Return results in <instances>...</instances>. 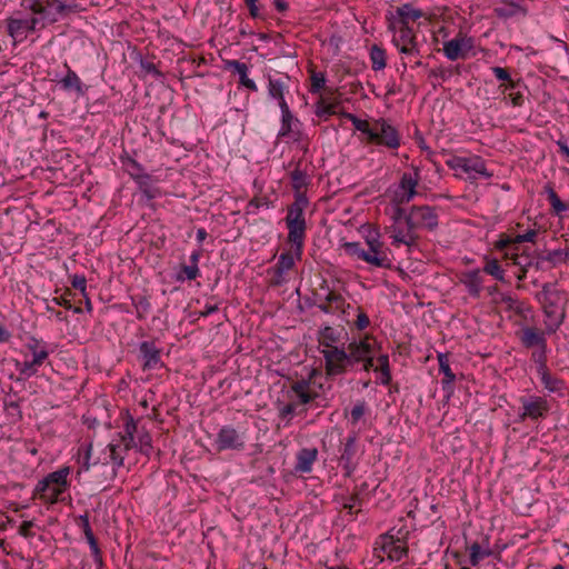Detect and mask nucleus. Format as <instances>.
I'll list each match as a JSON object with an SVG mask.
<instances>
[{"instance_id": "1", "label": "nucleus", "mask_w": 569, "mask_h": 569, "mask_svg": "<svg viewBox=\"0 0 569 569\" xmlns=\"http://www.w3.org/2000/svg\"><path fill=\"white\" fill-rule=\"evenodd\" d=\"M346 118L360 132V140L362 142L391 150L400 147L401 136L389 120L385 118L360 119L352 113H347Z\"/></svg>"}, {"instance_id": "2", "label": "nucleus", "mask_w": 569, "mask_h": 569, "mask_svg": "<svg viewBox=\"0 0 569 569\" xmlns=\"http://www.w3.org/2000/svg\"><path fill=\"white\" fill-rule=\"evenodd\" d=\"M377 342L372 337L366 336L360 340H353L348 346V356L350 363L363 362L366 370L373 369L377 372V379L387 385L390 380L389 358L387 355H380L376 358Z\"/></svg>"}, {"instance_id": "3", "label": "nucleus", "mask_w": 569, "mask_h": 569, "mask_svg": "<svg viewBox=\"0 0 569 569\" xmlns=\"http://www.w3.org/2000/svg\"><path fill=\"white\" fill-rule=\"evenodd\" d=\"M566 297L552 284L546 283L541 291V303L545 313V332L555 333L566 318Z\"/></svg>"}, {"instance_id": "4", "label": "nucleus", "mask_w": 569, "mask_h": 569, "mask_svg": "<svg viewBox=\"0 0 569 569\" xmlns=\"http://www.w3.org/2000/svg\"><path fill=\"white\" fill-rule=\"evenodd\" d=\"M69 473V467H62L57 471L48 473L44 478L38 481L33 495L50 505L61 501L62 499L60 496L70 487L68 481Z\"/></svg>"}, {"instance_id": "5", "label": "nucleus", "mask_w": 569, "mask_h": 569, "mask_svg": "<svg viewBox=\"0 0 569 569\" xmlns=\"http://www.w3.org/2000/svg\"><path fill=\"white\" fill-rule=\"evenodd\" d=\"M390 220L391 223L386 230L390 233L391 243L397 247L400 244L408 248L415 247L419 237L415 227L409 223L405 210L401 207H392Z\"/></svg>"}, {"instance_id": "6", "label": "nucleus", "mask_w": 569, "mask_h": 569, "mask_svg": "<svg viewBox=\"0 0 569 569\" xmlns=\"http://www.w3.org/2000/svg\"><path fill=\"white\" fill-rule=\"evenodd\" d=\"M21 8L41 19L42 26L53 23L71 10V7L60 0H22Z\"/></svg>"}, {"instance_id": "7", "label": "nucleus", "mask_w": 569, "mask_h": 569, "mask_svg": "<svg viewBox=\"0 0 569 569\" xmlns=\"http://www.w3.org/2000/svg\"><path fill=\"white\" fill-rule=\"evenodd\" d=\"M247 428L242 423L222 426L213 441L217 452L227 450L242 451L246 449Z\"/></svg>"}, {"instance_id": "8", "label": "nucleus", "mask_w": 569, "mask_h": 569, "mask_svg": "<svg viewBox=\"0 0 569 569\" xmlns=\"http://www.w3.org/2000/svg\"><path fill=\"white\" fill-rule=\"evenodd\" d=\"M447 164L456 172V176H465L470 181L492 177V173L486 168L485 161L479 157H455L448 160Z\"/></svg>"}, {"instance_id": "9", "label": "nucleus", "mask_w": 569, "mask_h": 569, "mask_svg": "<svg viewBox=\"0 0 569 569\" xmlns=\"http://www.w3.org/2000/svg\"><path fill=\"white\" fill-rule=\"evenodd\" d=\"M388 30L392 33V43L402 54H417L418 43L416 32L403 20L388 18Z\"/></svg>"}, {"instance_id": "10", "label": "nucleus", "mask_w": 569, "mask_h": 569, "mask_svg": "<svg viewBox=\"0 0 569 569\" xmlns=\"http://www.w3.org/2000/svg\"><path fill=\"white\" fill-rule=\"evenodd\" d=\"M24 12V16L17 12L7 20L9 36L16 42H22L27 39L29 33L44 28L41 19H39L37 14H32L28 11Z\"/></svg>"}, {"instance_id": "11", "label": "nucleus", "mask_w": 569, "mask_h": 569, "mask_svg": "<svg viewBox=\"0 0 569 569\" xmlns=\"http://www.w3.org/2000/svg\"><path fill=\"white\" fill-rule=\"evenodd\" d=\"M338 452V461L342 468L343 477L350 478L359 466V445L356 431L340 440Z\"/></svg>"}, {"instance_id": "12", "label": "nucleus", "mask_w": 569, "mask_h": 569, "mask_svg": "<svg viewBox=\"0 0 569 569\" xmlns=\"http://www.w3.org/2000/svg\"><path fill=\"white\" fill-rule=\"evenodd\" d=\"M519 418L521 421L527 419L538 420L548 416L551 406L543 397L527 395L520 398Z\"/></svg>"}, {"instance_id": "13", "label": "nucleus", "mask_w": 569, "mask_h": 569, "mask_svg": "<svg viewBox=\"0 0 569 569\" xmlns=\"http://www.w3.org/2000/svg\"><path fill=\"white\" fill-rule=\"evenodd\" d=\"M420 181V176L417 170L412 172H405L401 176L400 182L395 190L392 201L396 203L395 207L410 202L417 194V187Z\"/></svg>"}, {"instance_id": "14", "label": "nucleus", "mask_w": 569, "mask_h": 569, "mask_svg": "<svg viewBox=\"0 0 569 569\" xmlns=\"http://www.w3.org/2000/svg\"><path fill=\"white\" fill-rule=\"evenodd\" d=\"M409 223L415 227L416 230L429 229L432 230L438 224V216L431 207H412L410 212L407 214Z\"/></svg>"}, {"instance_id": "15", "label": "nucleus", "mask_w": 569, "mask_h": 569, "mask_svg": "<svg viewBox=\"0 0 569 569\" xmlns=\"http://www.w3.org/2000/svg\"><path fill=\"white\" fill-rule=\"evenodd\" d=\"M322 355L326 359L327 370L330 375H338L347 367L351 366L348 352L338 347L327 346L322 350Z\"/></svg>"}, {"instance_id": "16", "label": "nucleus", "mask_w": 569, "mask_h": 569, "mask_svg": "<svg viewBox=\"0 0 569 569\" xmlns=\"http://www.w3.org/2000/svg\"><path fill=\"white\" fill-rule=\"evenodd\" d=\"M318 308L326 313H336L340 312L345 316V320L348 322L349 309H351L350 303L346 301V299L335 291H329L323 299H320Z\"/></svg>"}, {"instance_id": "17", "label": "nucleus", "mask_w": 569, "mask_h": 569, "mask_svg": "<svg viewBox=\"0 0 569 569\" xmlns=\"http://www.w3.org/2000/svg\"><path fill=\"white\" fill-rule=\"evenodd\" d=\"M140 361L144 370H154L163 367L161 350L151 341H143L139 347Z\"/></svg>"}, {"instance_id": "18", "label": "nucleus", "mask_w": 569, "mask_h": 569, "mask_svg": "<svg viewBox=\"0 0 569 569\" xmlns=\"http://www.w3.org/2000/svg\"><path fill=\"white\" fill-rule=\"evenodd\" d=\"M472 48V40L470 38L458 36L443 44L445 56L451 60L465 58L468 51Z\"/></svg>"}, {"instance_id": "19", "label": "nucleus", "mask_w": 569, "mask_h": 569, "mask_svg": "<svg viewBox=\"0 0 569 569\" xmlns=\"http://www.w3.org/2000/svg\"><path fill=\"white\" fill-rule=\"evenodd\" d=\"M380 538L381 549L389 559L399 561L405 555H407L408 547L400 538H395L389 533L381 535Z\"/></svg>"}, {"instance_id": "20", "label": "nucleus", "mask_w": 569, "mask_h": 569, "mask_svg": "<svg viewBox=\"0 0 569 569\" xmlns=\"http://www.w3.org/2000/svg\"><path fill=\"white\" fill-rule=\"evenodd\" d=\"M28 349L31 359H26L21 365V371L24 373L34 371V368L41 366L48 357L47 348L37 340L29 342Z\"/></svg>"}, {"instance_id": "21", "label": "nucleus", "mask_w": 569, "mask_h": 569, "mask_svg": "<svg viewBox=\"0 0 569 569\" xmlns=\"http://www.w3.org/2000/svg\"><path fill=\"white\" fill-rule=\"evenodd\" d=\"M108 402L104 398L99 397L96 398L91 407L87 410V412L82 416V422L88 428L93 429L96 426L100 423L103 417L98 415V410L108 411Z\"/></svg>"}, {"instance_id": "22", "label": "nucleus", "mask_w": 569, "mask_h": 569, "mask_svg": "<svg viewBox=\"0 0 569 569\" xmlns=\"http://www.w3.org/2000/svg\"><path fill=\"white\" fill-rule=\"evenodd\" d=\"M317 448H302L297 453V462L295 471L300 473H309L312 470V465L317 460Z\"/></svg>"}, {"instance_id": "23", "label": "nucleus", "mask_w": 569, "mask_h": 569, "mask_svg": "<svg viewBox=\"0 0 569 569\" xmlns=\"http://www.w3.org/2000/svg\"><path fill=\"white\" fill-rule=\"evenodd\" d=\"M460 281L472 297H478L482 290L483 277L479 269L462 273Z\"/></svg>"}, {"instance_id": "24", "label": "nucleus", "mask_w": 569, "mask_h": 569, "mask_svg": "<svg viewBox=\"0 0 569 569\" xmlns=\"http://www.w3.org/2000/svg\"><path fill=\"white\" fill-rule=\"evenodd\" d=\"M281 110V128L279 130L280 137L296 138L299 129V121L293 117L289 107Z\"/></svg>"}, {"instance_id": "25", "label": "nucleus", "mask_w": 569, "mask_h": 569, "mask_svg": "<svg viewBox=\"0 0 569 569\" xmlns=\"http://www.w3.org/2000/svg\"><path fill=\"white\" fill-rule=\"evenodd\" d=\"M288 90L287 83L281 79L269 78L268 81V94L271 99L276 100L280 109L289 107L284 93Z\"/></svg>"}, {"instance_id": "26", "label": "nucleus", "mask_w": 569, "mask_h": 569, "mask_svg": "<svg viewBox=\"0 0 569 569\" xmlns=\"http://www.w3.org/2000/svg\"><path fill=\"white\" fill-rule=\"evenodd\" d=\"M288 240L296 249V254L301 256L303 241L306 237V223H287Z\"/></svg>"}, {"instance_id": "27", "label": "nucleus", "mask_w": 569, "mask_h": 569, "mask_svg": "<svg viewBox=\"0 0 569 569\" xmlns=\"http://www.w3.org/2000/svg\"><path fill=\"white\" fill-rule=\"evenodd\" d=\"M226 66L229 70H233L239 74L241 86L246 87L251 91L258 90L256 82L252 79L248 78V66L246 63L240 62L238 60H229L226 62Z\"/></svg>"}, {"instance_id": "28", "label": "nucleus", "mask_w": 569, "mask_h": 569, "mask_svg": "<svg viewBox=\"0 0 569 569\" xmlns=\"http://www.w3.org/2000/svg\"><path fill=\"white\" fill-rule=\"evenodd\" d=\"M301 256L296 254L295 248L292 251L283 252L279 256L278 262L276 264L277 282L282 280L283 274L292 269L296 260H299Z\"/></svg>"}, {"instance_id": "29", "label": "nucleus", "mask_w": 569, "mask_h": 569, "mask_svg": "<svg viewBox=\"0 0 569 569\" xmlns=\"http://www.w3.org/2000/svg\"><path fill=\"white\" fill-rule=\"evenodd\" d=\"M362 261L377 268L389 266V260L385 249L368 248V250L365 252Z\"/></svg>"}, {"instance_id": "30", "label": "nucleus", "mask_w": 569, "mask_h": 569, "mask_svg": "<svg viewBox=\"0 0 569 569\" xmlns=\"http://www.w3.org/2000/svg\"><path fill=\"white\" fill-rule=\"evenodd\" d=\"M307 201L302 198L297 199L288 210L286 223H306L305 207Z\"/></svg>"}, {"instance_id": "31", "label": "nucleus", "mask_w": 569, "mask_h": 569, "mask_svg": "<svg viewBox=\"0 0 569 569\" xmlns=\"http://www.w3.org/2000/svg\"><path fill=\"white\" fill-rule=\"evenodd\" d=\"M17 393H6L3 398V408L9 417L13 420H21L22 412L20 410V399L16 398Z\"/></svg>"}, {"instance_id": "32", "label": "nucleus", "mask_w": 569, "mask_h": 569, "mask_svg": "<svg viewBox=\"0 0 569 569\" xmlns=\"http://www.w3.org/2000/svg\"><path fill=\"white\" fill-rule=\"evenodd\" d=\"M423 16L420 9H416L410 4H403L397 9V16H391L390 18H395L397 20H403L406 24H409V21H416Z\"/></svg>"}, {"instance_id": "33", "label": "nucleus", "mask_w": 569, "mask_h": 569, "mask_svg": "<svg viewBox=\"0 0 569 569\" xmlns=\"http://www.w3.org/2000/svg\"><path fill=\"white\" fill-rule=\"evenodd\" d=\"M92 467H93L97 476L102 477L101 482H111L117 477L118 468L114 465H111L110 462H102V463L94 462L92 465Z\"/></svg>"}, {"instance_id": "34", "label": "nucleus", "mask_w": 569, "mask_h": 569, "mask_svg": "<svg viewBox=\"0 0 569 569\" xmlns=\"http://www.w3.org/2000/svg\"><path fill=\"white\" fill-rule=\"evenodd\" d=\"M438 362H439V370L443 375V380H442L443 385L451 383L455 380L456 375L453 373V371L451 369L450 356L448 353H439Z\"/></svg>"}, {"instance_id": "35", "label": "nucleus", "mask_w": 569, "mask_h": 569, "mask_svg": "<svg viewBox=\"0 0 569 569\" xmlns=\"http://www.w3.org/2000/svg\"><path fill=\"white\" fill-rule=\"evenodd\" d=\"M91 452H92V443L91 442L80 446V448L78 450V465H79V469L77 471L78 476H80L83 471H88L90 469Z\"/></svg>"}, {"instance_id": "36", "label": "nucleus", "mask_w": 569, "mask_h": 569, "mask_svg": "<svg viewBox=\"0 0 569 569\" xmlns=\"http://www.w3.org/2000/svg\"><path fill=\"white\" fill-rule=\"evenodd\" d=\"M109 449V457L111 460V465H114L117 468L123 466L124 456L123 452L128 451L129 449H124V442L118 441V443L111 442L108 445Z\"/></svg>"}, {"instance_id": "37", "label": "nucleus", "mask_w": 569, "mask_h": 569, "mask_svg": "<svg viewBox=\"0 0 569 569\" xmlns=\"http://www.w3.org/2000/svg\"><path fill=\"white\" fill-rule=\"evenodd\" d=\"M137 423L133 418L129 416V419L124 423V436L119 433L120 441L124 442V449H131L134 441V433L137 432Z\"/></svg>"}, {"instance_id": "38", "label": "nucleus", "mask_w": 569, "mask_h": 569, "mask_svg": "<svg viewBox=\"0 0 569 569\" xmlns=\"http://www.w3.org/2000/svg\"><path fill=\"white\" fill-rule=\"evenodd\" d=\"M545 331L538 332L536 329L526 328L522 333V342L527 347H533L545 343Z\"/></svg>"}, {"instance_id": "39", "label": "nucleus", "mask_w": 569, "mask_h": 569, "mask_svg": "<svg viewBox=\"0 0 569 569\" xmlns=\"http://www.w3.org/2000/svg\"><path fill=\"white\" fill-rule=\"evenodd\" d=\"M127 171L140 186H147L150 181V176L143 172L142 168L136 161L129 162Z\"/></svg>"}, {"instance_id": "40", "label": "nucleus", "mask_w": 569, "mask_h": 569, "mask_svg": "<svg viewBox=\"0 0 569 569\" xmlns=\"http://www.w3.org/2000/svg\"><path fill=\"white\" fill-rule=\"evenodd\" d=\"M380 238L381 234L378 228L368 227V229L365 231V240L368 248L385 249Z\"/></svg>"}, {"instance_id": "41", "label": "nucleus", "mask_w": 569, "mask_h": 569, "mask_svg": "<svg viewBox=\"0 0 569 569\" xmlns=\"http://www.w3.org/2000/svg\"><path fill=\"white\" fill-rule=\"evenodd\" d=\"M370 59L373 70L378 71L386 68V51L382 48L373 46L370 50Z\"/></svg>"}, {"instance_id": "42", "label": "nucleus", "mask_w": 569, "mask_h": 569, "mask_svg": "<svg viewBox=\"0 0 569 569\" xmlns=\"http://www.w3.org/2000/svg\"><path fill=\"white\" fill-rule=\"evenodd\" d=\"M469 549H470V563L472 566H477L482 559L491 556V553H492L490 549L482 550L480 543L477 541H475L470 546Z\"/></svg>"}, {"instance_id": "43", "label": "nucleus", "mask_w": 569, "mask_h": 569, "mask_svg": "<svg viewBox=\"0 0 569 569\" xmlns=\"http://www.w3.org/2000/svg\"><path fill=\"white\" fill-rule=\"evenodd\" d=\"M61 83L67 90L73 89L78 92H82V83L80 78L74 71L70 69L68 70L66 77L61 80Z\"/></svg>"}, {"instance_id": "44", "label": "nucleus", "mask_w": 569, "mask_h": 569, "mask_svg": "<svg viewBox=\"0 0 569 569\" xmlns=\"http://www.w3.org/2000/svg\"><path fill=\"white\" fill-rule=\"evenodd\" d=\"M336 113V106L332 103L327 102L325 99H320L316 103V114L327 120L330 116Z\"/></svg>"}, {"instance_id": "45", "label": "nucleus", "mask_w": 569, "mask_h": 569, "mask_svg": "<svg viewBox=\"0 0 569 569\" xmlns=\"http://www.w3.org/2000/svg\"><path fill=\"white\" fill-rule=\"evenodd\" d=\"M84 536L90 546V550H91L94 561L101 565L102 563L101 550L99 548L98 540H97L93 531L91 530V531L84 533Z\"/></svg>"}, {"instance_id": "46", "label": "nucleus", "mask_w": 569, "mask_h": 569, "mask_svg": "<svg viewBox=\"0 0 569 569\" xmlns=\"http://www.w3.org/2000/svg\"><path fill=\"white\" fill-rule=\"evenodd\" d=\"M483 271L492 277H495L499 281L505 280V271L500 267L497 260H490L486 263Z\"/></svg>"}, {"instance_id": "47", "label": "nucleus", "mask_w": 569, "mask_h": 569, "mask_svg": "<svg viewBox=\"0 0 569 569\" xmlns=\"http://www.w3.org/2000/svg\"><path fill=\"white\" fill-rule=\"evenodd\" d=\"M345 252L356 259L362 260L366 249L359 242H346L343 244Z\"/></svg>"}, {"instance_id": "48", "label": "nucleus", "mask_w": 569, "mask_h": 569, "mask_svg": "<svg viewBox=\"0 0 569 569\" xmlns=\"http://www.w3.org/2000/svg\"><path fill=\"white\" fill-rule=\"evenodd\" d=\"M271 201H269L267 198H253L250 200L247 207V213H257V211L260 208H270Z\"/></svg>"}, {"instance_id": "49", "label": "nucleus", "mask_w": 569, "mask_h": 569, "mask_svg": "<svg viewBox=\"0 0 569 569\" xmlns=\"http://www.w3.org/2000/svg\"><path fill=\"white\" fill-rule=\"evenodd\" d=\"M365 411H366L365 401H358L350 411L351 423L357 425L359 422V420L363 417Z\"/></svg>"}, {"instance_id": "50", "label": "nucleus", "mask_w": 569, "mask_h": 569, "mask_svg": "<svg viewBox=\"0 0 569 569\" xmlns=\"http://www.w3.org/2000/svg\"><path fill=\"white\" fill-rule=\"evenodd\" d=\"M326 84V77L322 72H312L311 74V92H318Z\"/></svg>"}, {"instance_id": "51", "label": "nucleus", "mask_w": 569, "mask_h": 569, "mask_svg": "<svg viewBox=\"0 0 569 569\" xmlns=\"http://www.w3.org/2000/svg\"><path fill=\"white\" fill-rule=\"evenodd\" d=\"M549 201L556 212H563L568 210V206L565 204L553 190L549 192Z\"/></svg>"}, {"instance_id": "52", "label": "nucleus", "mask_w": 569, "mask_h": 569, "mask_svg": "<svg viewBox=\"0 0 569 569\" xmlns=\"http://www.w3.org/2000/svg\"><path fill=\"white\" fill-rule=\"evenodd\" d=\"M518 10H519V6L516 3H511L509 7H505V6L497 7L495 9V12L497 13L498 17L506 18V17L513 16L515 13H517Z\"/></svg>"}, {"instance_id": "53", "label": "nucleus", "mask_w": 569, "mask_h": 569, "mask_svg": "<svg viewBox=\"0 0 569 569\" xmlns=\"http://www.w3.org/2000/svg\"><path fill=\"white\" fill-rule=\"evenodd\" d=\"M71 284L74 289H78L83 296H86L87 280L84 276L74 274L71 279Z\"/></svg>"}, {"instance_id": "54", "label": "nucleus", "mask_w": 569, "mask_h": 569, "mask_svg": "<svg viewBox=\"0 0 569 569\" xmlns=\"http://www.w3.org/2000/svg\"><path fill=\"white\" fill-rule=\"evenodd\" d=\"M297 407L298 405L296 402H289L279 407V417L281 419L291 417L295 413Z\"/></svg>"}, {"instance_id": "55", "label": "nucleus", "mask_w": 569, "mask_h": 569, "mask_svg": "<svg viewBox=\"0 0 569 569\" xmlns=\"http://www.w3.org/2000/svg\"><path fill=\"white\" fill-rule=\"evenodd\" d=\"M537 237L536 230H528L522 234L513 237L515 243L533 242Z\"/></svg>"}, {"instance_id": "56", "label": "nucleus", "mask_w": 569, "mask_h": 569, "mask_svg": "<svg viewBox=\"0 0 569 569\" xmlns=\"http://www.w3.org/2000/svg\"><path fill=\"white\" fill-rule=\"evenodd\" d=\"M541 380L543 382V387L548 389V391H558L560 387L557 386V382L552 380V378L547 372H541Z\"/></svg>"}, {"instance_id": "57", "label": "nucleus", "mask_w": 569, "mask_h": 569, "mask_svg": "<svg viewBox=\"0 0 569 569\" xmlns=\"http://www.w3.org/2000/svg\"><path fill=\"white\" fill-rule=\"evenodd\" d=\"M370 321H369V318L368 316L362 311L360 310L359 308H357V321H356V327L359 329V330H363L366 329L368 326H369Z\"/></svg>"}, {"instance_id": "58", "label": "nucleus", "mask_w": 569, "mask_h": 569, "mask_svg": "<svg viewBox=\"0 0 569 569\" xmlns=\"http://www.w3.org/2000/svg\"><path fill=\"white\" fill-rule=\"evenodd\" d=\"M182 273L186 279L193 280L199 276V268L196 264L183 266Z\"/></svg>"}, {"instance_id": "59", "label": "nucleus", "mask_w": 569, "mask_h": 569, "mask_svg": "<svg viewBox=\"0 0 569 569\" xmlns=\"http://www.w3.org/2000/svg\"><path fill=\"white\" fill-rule=\"evenodd\" d=\"M138 440H139V445H140V449L141 451H144V448L147 449H151L152 446H151V436L148 433V432H141L139 436H138Z\"/></svg>"}, {"instance_id": "60", "label": "nucleus", "mask_w": 569, "mask_h": 569, "mask_svg": "<svg viewBox=\"0 0 569 569\" xmlns=\"http://www.w3.org/2000/svg\"><path fill=\"white\" fill-rule=\"evenodd\" d=\"M78 526L82 529L83 533L91 531V526L89 521V515L86 512L84 515L79 516Z\"/></svg>"}, {"instance_id": "61", "label": "nucleus", "mask_w": 569, "mask_h": 569, "mask_svg": "<svg viewBox=\"0 0 569 569\" xmlns=\"http://www.w3.org/2000/svg\"><path fill=\"white\" fill-rule=\"evenodd\" d=\"M491 70L498 80H501V81L510 80V74L506 69H503L501 67H493Z\"/></svg>"}, {"instance_id": "62", "label": "nucleus", "mask_w": 569, "mask_h": 569, "mask_svg": "<svg viewBox=\"0 0 569 569\" xmlns=\"http://www.w3.org/2000/svg\"><path fill=\"white\" fill-rule=\"evenodd\" d=\"M33 527L32 521H23L19 527V533L26 538L31 537V528Z\"/></svg>"}, {"instance_id": "63", "label": "nucleus", "mask_w": 569, "mask_h": 569, "mask_svg": "<svg viewBox=\"0 0 569 569\" xmlns=\"http://www.w3.org/2000/svg\"><path fill=\"white\" fill-rule=\"evenodd\" d=\"M292 181L295 188L299 189L305 184V174L301 171H293L292 172Z\"/></svg>"}, {"instance_id": "64", "label": "nucleus", "mask_w": 569, "mask_h": 569, "mask_svg": "<svg viewBox=\"0 0 569 569\" xmlns=\"http://www.w3.org/2000/svg\"><path fill=\"white\" fill-rule=\"evenodd\" d=\"M349 500H350L349 502L343 503V508H345L346 510H348V512H349V513H352V512H353V505H355L356 502H360L359 492H355V493L350 497V499H349Z\"/></svg>"}]
</instances>
